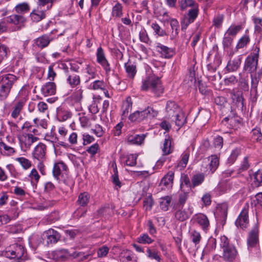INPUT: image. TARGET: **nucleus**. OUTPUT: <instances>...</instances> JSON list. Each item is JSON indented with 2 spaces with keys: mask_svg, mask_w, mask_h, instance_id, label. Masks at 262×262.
<instances>
[{
  "mask_svg": "<svg viewBox=\"0 0 262 262\" xmlns=\"http://www.w3.org/2000/svg\"><path fill=\"white\" fill-rule=\"evenodd\" d=\"M141 88L142 90H150L157 96H160L164 91L160 78L155 76L148 77L144 80Z\"/></svg>",
  "mask_w": 262,
  "mask_h": 262,
  "instance_id": "nucleus-1",
  "label": "nucleus"
},
{
  "mask_svg": "<svg viewBox=\"0 0 262 262\" xmlns=\"http://www.w3.org/2000/svg\"><path fill=\"white\" fill-rule=\"evenodd\" d=\"M17 80V77L11 74H6L2 76L0 88V99H6L9 95L13 84Z\"/></svg>",
  "mask_w": 262,
  "mask_h": 262,
  "instance_id": "nucleus-2",
  "label": "nucleus"
},
{
  "mask_svg": "<svg viewBox=\"0 0 262 262\" xmlns=\"http://www.w3.org/2000/svg\"><path fill=\"white\" fill-rule=\"evenodd\" d=\"M259 48L256 47L253 52L246 58L243 67V71L250 74L256 73L259 58Z\"/></svg>",
  "mask_w": 262,
  "mask_h": 262,
  "instance_id": "nucleus-3",
  "label": "nucleus"
},
{
  "mask_svg": "<svg viewBox=\"0 0 262 262\" xmlns=\"http://www.w3.org/2000/svg\"><path fill=\"white\" fill-rule=\"evenodd\" d=\"M221 248L223 249V258L229 261H231L235 258L237 252L235 247L229 244V241L225 236H222L220 238Z\"/></svg>",
  "mask_w": 262,
  "mask_h": 262,
  "instance_id": "nucleus-4",
  "label": "nucleus"
},
{
  "mask_svg": "<svg viewBox=\"0 0 262 262\" xmlns=\"http://www.w3.org/2000/svg\"><path fill=\"white\" fill-rule=\"evenodd\" d=\"M247 244L249 250H251L259 244V230L257 226H255L249 232Z\"/></svg>",
  "mask_w": 262,
  "mask_h": 262,
  "instance_id": "nucleus-5",
  "label": "nucleus"
},
{
  "mask_svg": "<svg viewBox=\"0 0 262 262\" xmlns=\"http://www.w3.org/2000/svg\"><path fill=\"white\" fill-rule=\"evenodd\" d=\"M248 208V205H246L236 219L235 224L237 227L243 229L248 227L249 224Z\"/></svg>",
  "mask_w": 262,
  "mask_h": 262,
  "instance_id": "nucleus-6",
  "label": "nucleus"
},
{
  "mask_svg": "<svg viewBox=\"0 0 262 262\" xmlns=\"http://www.w3.org/2000/svg\"><path fill=\"white\" fill-rule=\"evenodd\" d=\"M46 153L47 146L45 144L40 142L34 148L32 152V157L34 159L38 161H45Z\"/></svg>",
  "mask_w": 262,
  "mask_h": 262,
  "instance_id": "nucleus-7",
  "label": "nucleus"
},
{
  "mask_svg": "<svg viewBox=\"0 0 262 262\" xmlns=\"http://www.w3.org/2000/svg\"><path fill=\"white\" fill-rule=\"evenodd\" d=\"M232 54L233 53L230 54V58L226 67L227 71L229 72L237 71L240 67L242 61V56L241 55L232 57Z\"/></svg>",
  "mask_w": 262,
  "mask_h": 262,
  "instance_id": "nucleus-8",
  "label": "nucleus"
},
{
  "mask_svg": "<svg viewBox=\"0 0 262 262\" xmlns=\"http://www.w3.org/2000/svg\"><path fill=\"white\" fill-rule=\"evenodd\" d=\"M21 148H29L31 145L39 140L37 137L31 134H23L18 137Z\"/></svg>",
  "mask_w": 262,
  "mask_h": 262,
  "instance_id": "nucleus-9",
  "label": "nucleus"
},
{
  "mask_svg": "<svg viewBox=\"0 0 262 262\" xmlns=\"http://www.w3.org/2000/svg\"><path fill=\"white\" fill-rule=\"evenodd\" d=\"M96 56L97 62L101 65L106 73L108 74L111 71L110 64L105 56L103 49L101 47L97 49Z\"/></svg>",
  "mask_w": 262,
  "mask_h": 262,
  "instance_id": "nucleus-10",
  "label": "nucleus"
},
{
  "mask_svg": "<svg viewBox=\"0 0 262 262\" xmlns=\"http://www.w3.org/2000/svg\"><path fill=\"white\" fill-rule=\"evenodd\" d=\"M201 229L206 232L209 229L210 222L208 217L203 213L196 214L193 218Z\"/></svg>",
  "mask_w": 262,
  "mask_h": 262,
  "instance_id": "nucleus-11",
  "label": "nucleus"
},
{
  "mask_svg": "<svg viewBox=\"0 0 262 262\" xmlns=\"http://www.w3.org/2000/svg\"><path fill=\"white\" fill-rule=\"evenodd\" d=\"M53 39L54 37L52 36L51 33L43 34L34 40V45L40 49H42L48 47L50 42Z\"/></svg>",
  "mask_w": 262,
  "mask_h": 262,
  "instance_id": "nucleus-12",
  "label": "nucleus"
},
{
  "mask_svg": "<svg viewBox=\"0 0 262 262\" xmlns=\"http://www.w3.org/2000/svg\"><path fill=\"white\" fill-rule=\"evenodd\" d=\"M44 238L47 239L48 245L56 243L60 238V234L57 231L50 228L43 233Z\"/></svg>",
  "mask_w": 262,
  "mask_h": 262,
  "instance_id": "nucleus-13",
  "label": "nucleus"
},
{
  "mask_svg": "<svg viewBox=\"0 0 262 262\" xmlns=\"http://www.w3.org/2000/svg\"><path fill=\"white\" fill-rule=\"evenodd\" d=\"M182 110L174 101H168L166 106V112L168 118H172L177 115Z\"/></svg>",
  "mask_w": 262,
  "mask_h": 262,
  "instance_id": "nucleus-14",
  "label": "nucleus"
},
{
  "mask_svg": "<svg viewBox=\"0 0 262 262\" xmlns=\"http://www.w3.org/2000/svg\"><path fill=\"white\" fill-rule=\"evenodd\" d=\"M7 23L16 26L18 29L24 26L26 19L23 15L12 14L6 18Z\"/></svg>",
  "mask_w": 262,
  "mask_h": 262,
  "instance_id": "nucleus-15",
  "label": "nucleus"
},
{
  "mask_svg": "<svg viewBox=\"0 0 262 262\" xmlns=\"http://www.w3.org/2000/svg\"><path fill=\"white\" fill-rule=\"evenodd\" d=\"M198 7V5H196L188 11L187 14L188 18L187 19L186 21L184 22L183 24L182 25V30L186 29L187 26L190 24L193 23L197 17L199 13Z\"/></svg>",
  "mask_w": 262,
  "mask_h": 262,
  "instance_id": "nucleus-16",
  "label": "nucleus"
},
{
  "mask_svg": "<svg viewBox=\"0 0 262 262\" xmlns=\"http://www.w3.org/2000/svg\"><path fill=\"white\" fill-rule=\"evenodd\" d=\"M156 48L157 51L161 54L162 57L165 58H170L174 54L173 49L164 46L160 43H157Z\"/></svg>",
  "mask_w": 262,
  "mask_h": 262,
  "instance_id": "nucleus-17",
  "label": "nucleus"
},
{
  "mask_svg": "<svg viewBox=\"0 0 262 262\" xmlns=\"http://www.w3.org/2000/svg\"><path fill=\"white\" fill-rule=\"evenodd\" d=\"M56 88L55 83L52 81H50L42 86L41 91L45 96L52 95L55 94Z\"/></svg>",
  "mask_w": 262,
  "mask_h": 262,
  "instance_id": "nucleus-18",
  "label": "nucleus"
},
{
  "mask_svg": "<svg viewBox=\"0 0 262 262\" xmlns=\"http://www.w3.org/2000/svg\"><path fill=\"white\" fill-rule=\"evenodd\" d=\"M262 77V70H259L256 73L250 74L251 90L255 93L257 91V86Z\"/></svg>",
  "mask_w": 262,
  "mask_h": 262,
  "instance_id": "nucleus-19",
  "label": "nucleus"
},
{
  "mask_svg": "<svg viewBox=\"0 0 262 262\" xmlns=\"http://www.w3.org/2000/svg\"><path fill=\"white\" fill-rule=\"evenodd\" d=\"M41 7L38 6L37 9L34 10L31 13L30 17L33 21L38 22L46 17V10H41Z\"/></svg>",
  "mask_w": 262,
  "mask_h": 262,
  "instance_id": "nucleus-20",
  "label": "nucleus"
},
{
  "mask_svg": "<svg viewBox=\"0 0 262 262\" xmlns=\"http://www.w3.org/2000/svg\"><path fill=\"white\" fill-rule=\"evenodd\" d=\"M145 134L129 135L127 137V142L128 144L141 145L145 138Z\"/></svg>",
  "mask_w": 262,
  "mask_h": 262,
  "instance_id": "nucleus-21",
  "label": "nucleus"
},
{
  "mask_svg": "<svg viewBox=\"0 0 262 262\" xmlns=\"http://www.w3.org/2000/svg\"><path fill=\"white\" fill-rule=\"evenodd\" d=\"M67 169V165L62 162L55 163L52 170L54 177L57 180H59V176L61 171H66Z\"/></svg>",
  "mask_w": 262,
  "mask_h": 262,
  "instance_id": "nucleus-22",
  "label": "nucleus"
},
{
  "mask_svg": "<svg viewBox=\"0 0 262 262\" xmlns=\"http://www.w3.org/2000/svg\"><path fill=\"white\" fill-rule=\"evenodd\" d=\"M173 150V148L171 146V138L168 135H166L162 147L163 155H168L172 153Z\"/></svg>",
  "mask_w": 262,
  "mask_h": 262,
  "instance_id": "nucleus-23",
  "label": "nucleus"
},
{
  "mask_svg": "<svg viewBox=\"0 0 262 262\" xmlns=\"http://www.w3.org/2000/svg\"><path fill=\"white\" fill-rule=\"evenodd\" d=\"M25 103V100L24 99L20 100L16 102L13 107V111L11 113V117L14 119H16L20 115Z\"/></svg>",
  "mask_w": 262,
  "mask_h": 262,
  "instance_id": "nucleus-24",
  "label": "nucleus"
},
{
  "mask_svg": "<svg viewBox=\"0 0 262 262\" xmlns=\"http://www.w3.org/2000/svg\"><path fill=\"white\" fill-rule=\"evenodd\" d=\"M124 67L128 77L132 79L134 78L137 73L136 65L129 60L125 63Z\"/></svg>",
  "mask_w": 262,
  "mask_h": 262,
  "instance_id": "nucleus-25",
  "label": "nucleus"
},
{
  "mask_svg": "<svg viewBox=\"0 0 262 262\" xmlns=\"http://www.w3.org/2000/svg\"><path fill=\"white\" fill-rule=\"evenodd\" d=\"M80 76L75 74H70L68 75L67 78V82L72 88H74L80 83Z\"/></svg>",
  "mask_w": 262,
  "mask_h": 262,
  "instance_id": "nucleus-26",
  "label": "nucleus"
},
{
  "mask_svg": "<svg viewBox=\"0 0 262 262\" xmlns=\"http://www.w3.org/2000/svg\"><path fill=\"white\" fill-rule=\"evenodd\" d=\"M93 254L92 252H78L74 251L72 252L71 254V257H73L74 258H77L79 260L84 261L89 258V257L92 256Z\"/></svg>",
  "mask_w": 262,
  "mask_h": 262,
  "instance_id": "nucleus-27",
  "label": "nucleus"
},
{
  "mask_svg": "<svg viewBox=\"0 0 262 262\" xmlns=\"http://www.w3.org/2000/svg\"><path fill=\"white\" fill-rule=\"evenodd\" d=\"M132 101L130 97H128L122 104L121 110L122 115L126 117L132 108Z\"/></svg>",
  "mask_w": 262,
  "mask_h": 262,
  "instance_id": "nucleus-28",
  "label": "nucleus"
},
{
  "mask_svg": "<svg viewBox=\"0 0 262 262\" xmlns=\"http://www.w3.org/2000/svg\"><path fill=\"white\" fill-rule=\"evenodd\" d=\"M192 213L191 211L189 212L185 210L179 209L175 213V217L179 221L183 222L188 219Z\"/></svg>",
  "mask_w": 262,
  "mask_h": 262,
  "instance_id": "nucleus-29",
  "label": "nucleus"
},
{
  "mask_svg": "<svg viewBox=\"0 0 262 262\" xmlns=\"http://www.w3.org/2000/svg\"><path fill=\"white\" fill-rule=\"evenodd\" d=\"M210 163H209V172L213 173L218 167L219 164V160L216 155H212L209 157Z\"/></svg>",
  "mask_w": 262,
  "mask_h": 262,
  "instance_id": "nucleus-30",
  "label": "nucleus"
},
{
  "mask_svg": "<svg viewBox=\"0 0 262 262\" xmlns=\"http://www.w3.org/2000/svg\"><path fill=\"white\" fill-rule=\"evenodd\" d=\"M250 38L248 35L245 34L238 41L235 50L237 51L239 49L246 47L250 42Z\"/></svg>",
  "mask_w": 262,
  "mask_h": 262,
  "instance_id": "nucleus-31",
  "label": "nucleus"
},
{
  "mask_svg": "<svg viewBox=\"0 0 262 262\" xmlns=\"http://www.w3.org/2000/svg\"><path fill=\"white\" fill-rule=\"evenodd\" d=\"M174 172L169 171L161 180V183L167 187L171 186L174 178Z\"/></svg>",
  "mask_w": 262,
  "mask_h": 262,
  "instance_id": "nucleus-32",
  "label": "nucleus"
},
{
  "mask_svg": "<svg viewBox=\"0 0 262 262\" xmlns=\"http://www.w3.org/2000/svg\"><path fill=\"white\" fill-rule=\"evenodd\" d=\"M243 29L242 25H232L226 31L225 34L226 35L234 37L237 34Z\"/></svg>",
  "mask_w": 262,
  "mask_h": 262,
  "instance_id": "nucleus-33",
  "label": "nucleus"
},
{
  "mask_svg": "<svg viewBox=\"0 0 262 262\" xmlns=\"http://www.w3.org/2000/svg\"><path fill=\"white\" fill-rule=\"evenodd\" d=\"M112 206L109 204H105L98 210V214L100 216H105V217L110 216L113 213Z\"/></svg>",
  "mask_w": 262,
  "mask_h": 262,
  "instance_id": "nucleus-34",
  "label": "nucleus"
},
{
  "mask_svg": "<svg viewBox=\"0 0 262 262\" xmlns=\"http://www.w3.org/2000/svg\"><path fill=\"white\" fill-rule=\"evenodd\" d=\"M205 176L203 173H200L193 175L191 179L192 187L194 188L201 185L204 181Z\"/></svg>",
  "mask_w": 262,
  "mask_h": 262,
  "instance_id": "nucleus-35",
  "label": "nucleus"
},
{
  "mask_svg": "<svg viewBox=\"0 0 262 262\" xmlns=\"http://www.w3.org/2000/svg\"><path fill=\"white\" fill-rule=\"evenodd\" d=\"M123 7L119 3H117L112 8V15L115 18H120L123 15Z\"/></svg>",
  "mask_w": 262,
  "mask_h": 262,
  "instance_id": "nucleus-36",
  "label": "nucleus"
},
{
  "mask_svg": "<svg viewBox=\"0 0 262 262\" xmlns=\"http://www.w3.org/2000/svg\"><path fill=\"white\" fill-rule=\"evenodd\" d=\"M89 200L90 195L88 192H84L79 194L77 202L81 206H85L88 204Z\"/></svg>",
  "mask_w": 262,
  "mask_h": 262,
  "instance_id": "nucleus-37",
  "label": "nucleus"
},
{
  "mask_svg": "<svg viewBox=\"0 0 262 262\" xmlns=\"http://www.w3.org/2000/svg\"><path fill=\"white\" fill-rule=\"evenodd\" d=\"M173 117L176 125L179 127H182L186 123V117L182 111Z\"/></svg>",
  "mask_w": 262,
  "mask_h": 262,
  "instance_id": "nucleus-38",
  "label": "nucleus"
},
{
  "mask_svg": "<svg viewBox=\"0 0 262 262\" xmlns=\"http://www.w3.org/2000/svg\"><path fill=\"white\" fill-rule=\"evenodd\" d=\"M15 10L18 14L23 15L29 12L30 7L27 3H23L17 5L15 7Z\"/></svg>",
  "mask_w": 262,
  "mask_h": 262,
  "instance_id": "nucleus-39",
  "label": "nucleus"
},
{
  "mask_svg": "<svg viewBox=\"0 0 262 262\" xmlns=\"http://www.w3.org/2000/svg\"><path fill=\"white\" fill-rule=\"evenodd\" d=\"M189 157V152L188 151H184L181 155V160L178 164V166L184 168L186 167Z\"/></svg>",
  "mask_w": 262,
  "mask_h": 262,
  "instance_id": "nucleus-40",
  "label": "nucleus"
},
{
  "mask_svg": "<svg viewBox=\"0 0 262 262\" xmlns=\"http://www.w3.org/2000/svg\"><path fill=\"white\" fill-rule=\"evenodd\" d=\"M232 97L233 101H235L236 105L238 107L243 108L244 106V98L242 94L240 93H233Z\"/></svg>",
  "mask_w": 262,
  "mask_h": 262,
  "instance_id": "nucleus-41",
  "label": "nucleus"
},
{
  "mask_svg": "<svg viewBox=\"0 0 262 262\" xmlns=\"http://www.w3.org/2000/svg\"><path fill=\"white\" fill-rule=\"evenodd\" d=\"M143 207L146 211H149L151 209L154 201L151 195L145 197L143 200Z\"/></svg>",
  "mask_w": 262,
  "mask_h": 262,
  "instance_id": "nucleus-42",
  "label": "nucleus"
},
{
  "mask_svg": "<svg viewBox=\"0 0 262 262\" xmlns=\"http://www.w3.org/2000/svg\"><path fill=\"white\" fill-rule=\"evenodd\" d=\"M252 20L254 24L255 32L261 33L262 32V18L253 17Z\"/></svg>",
  "mask_w": 262,
  "mask_h": 262,
  "instance_id": "nucleus-43",
  "label": "nucleus"
},
{
  "mask_svg": "<svg viewBox=\"0 0 262 262\" xmlns=\"http://www.w3.org/2000/svg\"><path fill=\"white\" fill-rule=\"evenodd\" d=\"M179 3L182 10H184L189 7H194L198 5L193 0H181Z\"/></svg>",
  "mask_w": 262,
  "mask_h": 262,
  "instance_id": "nucleus-44",
  "label": "nucleus"
},
{
  "mask_svg": "<svg viewBox=\"0 0 262 262\" xmlns=\"http://www.w3.org/2000/svg\"><path fill=\"white\" fill-rule=\"evenodd\" d=\"M190 238L192 242L196 245L200 243L202 237L199 231L193 230L190 232Z\"/></svg>",
  "mask_w": 262,
  "mask_h": 262,
  "instance_id": "nucleus-45",
  "label": "nucleus"
},
{
  "mask_svg": "<svg viewBox=\"0 0 262 262\" xmlns=\"http://www.w3.org/2000/svg\"><path fill=\"white\" fill-rule=\"evenodd\" d=\"M57 113L59 117L62 118L63 121L67 120L72 116V114L70 112L64 111L61 107H59L57 108Z\"/></svg>",
  "mask_w": 262,
  "mask_h": 262,
  "instance_id": "nucleus-46",
  "label": "nucleus"
},
{
  "mask_svg": "<svg viewBox=\"0 0 262 262\" xmlns=\"http://www.w3.org/2000/svg\"><path fill=\"white\" fill-rule=\"evenodd\" d=\"M154 240L152 239L146 233L141 234L137 238V242L142 244H149L153 242Z\"/></svg>",
  "mask_w": 262,
  "mask_h": 262,
  "instance_id": "nucleus-47",
  "label": "nucleus"
},
{
  "mask_svg": "<svg viewBox=\"0 0 262 262\" xmlns=\"http://www.w3.org/2000/svg\"><path fill=\"white\" fill-rule=\"evenodd\" d=\"M233 41V37L225 34L222 41L224 49L226 50L230 48L232 44Z\"/></svg>",
  "mask_w": 262,
  "mask_h": 262,
  "instance_id": "nucleus-48",
  "label": "nucleus"
},
{
  "mask_svg": "<svg viewBox=\"0 0 262 262\" xmlns=\"http://www.w3.org/2000/svg\"><path fill=\"white\" fill-rule=\"evenodd\" d=\"M147 255L149 258L155 259L158 262H160L161 260L160 255H158L157 251L155 249L152 250L148 248L147 250Z\"/></svg>",
  "mask_w": 262,
  "mask_h": 262,
  "instance_id": "nucleus-49",
  "label": "nucleus"
},
{
  "mask_svg": "<svg viewBox=\"0 0 262 262\" xmlns=\"http://www.w3.org/2000/svg\"><path fill=\"white\" fill-rule=\"evenodd\" d=\"M137 155L130 154L128 155L125 162V164L129 166H135L137 163Z\"/></svg>",
  "mask_w": 262,
  "mask_h": 262,
  "instance_id": "nucleus-50",
  "label": "nucleus"
},
{
  "mask_svg": "<svg viewBox=\"0 0 262 262\" xmlns=\"http://www.w3.org/2000/svg\"><path fill=\"white\" fill-rule=\"evenodd\" d=\"M145 110L147 119H152L155 118L158 114V111L151 106L147 107Z\"/></svg>",
  "mask_w": 262,
  "mask_h": 262,
  "instance_id": "nucleus-51",
  "label": "nucleus"
},
{
  "mask_svg": "<svg viewBox=\"0 0 262 262\" xmlns=\"http://www.w3.org/2000/svg\"><path fill=\"white\" fill-rule=\"evenodd\" d=\"M181 188H183L184 185H186L188 188H191L192 183H190L188 176L185 174H182L181 177Z\"/></svg>",
  "mask_w": 262,
  "mask_h": 262,
  "instance_id": "nucleus-52",
  "label": "nucleus"
},
{
  "mask_svg": "<svg viewBox=\"0 0 262 262\" xmlns=\"http://www.w3.org/2000/svg\"><path fill=\"white\" fill-rule=\"evenodd\" d=\"M151 27L155 33L159 36H164L166 35V32L163 30L157 23H152Z\"/></svg>",
  "mask_w": 262,
  "mask_h": 262,
  "instance_id": "nucleus-53",
  "label": "nucleus"
},
{
  "mask_svg": "<svg viewBox=\"0 0 262 262\" xmlns=\"http://www.w3.org/2000/svg\"><path fill=\"white\" fill-rule=\"evenodd\" d=\"M254 185L255 187H259L260 186L261 183H262V171L258 170L256 171L254 174Z\"/></svg>",
  "mask_w": 262,
  "mask_h": 262,
  "instance_id": "nucleus-54",
  "label": "nucleus"
},
{
  "mask_svg": "<svg viewBox=\"0 0 262 262\" xmlns=\"http://www.w3.org/2000/svg\"><path fill=\"white\" fill-rule=\"evenodd\" d=\"M241 150L239 148H236L233 149L228 159V162L229 163L232 164L236 160L237 157L239 155Z\"/></svg>",
  "mask_w": 262,
  "mask_h": 262,
  "instance_id": "nucleus-55",
  "label": "nucleus"
},
{
  "mask_svg": "<svg viewBox=\"0 0 262 262\" xmlns=\"http://www.w3.org/2000/svg\"><path fill=\"white\" fill-rule=\"evenodd\" d=\"M162 199V201L160 202V207L163 210L167 211L171 202V198L168 196H166Z\"/></svg>",
  "mask_w": 262,
  "mask_h": 262,
  "instance_id": "nucleus-56",
  "label": "nucleus"
},
{
  "mask_svg": "<svg viewBox=\"0 0 262 262\" xmlns=\"http://www.w3.org/2000/svg\"><path fill=\"white\" fill-rule=\"evenodd\" d=\"M16 161H18L20 165L26 169H28L31 166V162L24 157H19L16 158Z\"/></svg>",
  "mask_w": 262,
  "mask_h": 262,
  "instance_id": "nucleus-57",
  "label": "nucleus"
},
{
  "mask_svg": "<svg viewBox=\"0 0 262 262\" xmlns=\"http://www.w3.org/2000/svg\"><path fill=\"white\" fill-rule=\"evenodd\" d=\"M85 70L86 73L89 75V79H94L96 77V73L95 69L91 66L90 64H87L86 66Z\"/></svg>",
  "mask_w": 262,
  "mask_h": 262,
  "instance_id": "nucleus-58",
  "label": "nucleus"
},
{
  "mask_svg": "<svg viewBox=\"0 0 262 262\" xmlns=\"http://www.w3.org/2000/svg\"><path fill=\"white\" fill-rule=\"evenodd\" d=\"M55 64H51L48 68V73L47 78L50 81H54L56 76V73L54 69Z\"/></svg>",
  "mask_w": 262,
  "mask_h": 262,
  "instance_id": "nucleus-59",
  "label": "nucleus"
},
{
  "mask_svg": "<svg viewBox=\"0 0 262 262\" xmlns=\"http://www.w3.org/2000/svg\"><path fill=\"white\" fill-rule=\"evenodd\" d=\"M251 204L252 206H259L262 208V193L257 194L255 196V199L252 201Z\"/></svg>",
  "mask_w": 262,
  "mask_h": 262,
  "instance_id": "nucleus-60",
  "label": "nucleus"
},
{
  "mask_svg": "<svg viewBox=\"0 0 262 262\" xmlns=\"http://www.w3.org/2000/svg\"><path fill=\"white\" fill-rule=\"evenodd\" d=\"M60 219L58 212L54 211L47 216V221L50 224L54 223Z\"/></svg>",
  "mask_w": 262,
  "mask_h": 262,
  "instance_id": "nucleus-61",
  "label": "nucleus"
},
{
  "mask_svg": "<svg viewBox=\"0 0 262 262\" xmlns=\"http://www.w3.org/2000/svg\"><path fill=\"white\" fill-rule=\"evenodd\" d=\"M252 138L254 141H258L262 139V134L259 129L255 128L251 131Z\"/></svg>",
  "mask_w": 262,
  "mask_h": 262,
  "instance_id": "nucleus-62",
  "label": "nucleus"
},
{
  "mask_svg": "<svg viewBox=\"0 0 262 262\" xmlns=\"http://www.w3.org/2000/svg\"><path fill=\"white\" fill-rule=\"evenodd\" d=\"M90 86L95 90L102 89L104 87V83L102 80H96L91 84Z\"/></svg>",
  "mask_w": 262,
  "mask_h": 262,
  "instance_id": "nucleus-63",
  "label": "nucleus"
},
{
  "mask_svg": "<svg viewBox=\"0 0 262 262\" xmlns=\"http://www.w3.org/2000/svg\"><path fill=\"white\" fill-rule=\"evenodd\" d=\"M83 90L81 89L77 88L73 94L74 99L76 102H79L82 99L83 96Z\"/></svg>",
  "mask_w": 262,
  "mask_h": 262,
  "instance_id": "nucleus-64",
  "label": "nucleus"
}]
</instances>
